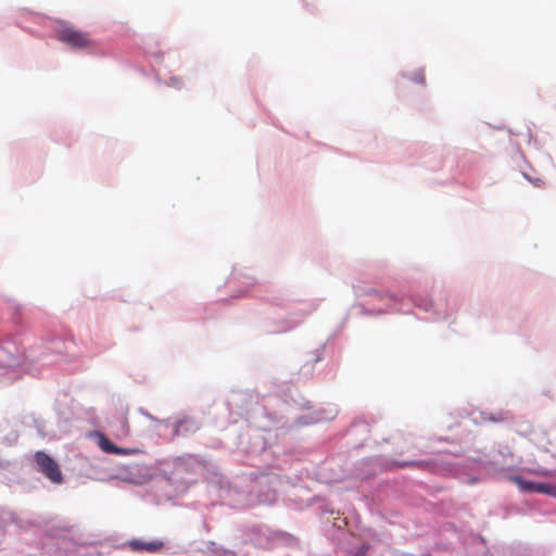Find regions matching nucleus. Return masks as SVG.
I'll list each match as a JSON object with an SVG mask.
<instances>
[{
  "label": "nucleus",
  "mask_w": 556,
  "mask_h": 556,
  "mask_svg": "<svg viewBox=\"0 0 556 556\" xmlns=\"http://www.w3.org/2000/svg\"><path fill=\"white\" fill-rule=\"evenodd\" d=\"M98 445L104 453L108 454L135 455L140 453L139 448H124L116 446L102 433L99 434Z\"/></svg>",
  "instance_id": "nucleus-4"
},
{
  "label": "nucleus",
  "mask_w": 556,
  "mask_h": 556,
  "mask_svg": "<svg viewBox=\"0 0 556 556\" xmlns=\"http://www.w3.org/2000/svg\"><path fill=\"white\" fill-rule=\"evenodd\" d=\"M18 349L12 343H7L0 348V362L2 366H13L15 364V357Z\"/></svg>",
  "instance_id": "nucleus-5"
},
{
  "label": "nucleus",
  "mask_w": 556,
  "mask_h": 556,
  "mask_svg": "<svg viewBox=\"0 0 556 556\" xmlns=\"http://www.w3.org/2000/svg\"><path fill=\"white\" fill-rule=\"evenodd\" d=\"M34 458L39 471L52 483L60 484L63 482L60 466L52 457L42 451H38L35 453Z\"/></svg>",
  "instance_id": "nucleus-2"
},
{
  "label": "nucleus",
  "mask_w": 556,
  "mask_h": 556,
  "mask_svg": "<svg viewBox=\"0 0 556 556\" xmlns=\"http://www.w3.org/2000/svg\"><path fill=\"white\" fill-rule=\"evenodd\" d=\"M533 492L541 493V494H549L552 492V485L546 483H534V490Z\"/></svg>",
  "instance_id": "nucleus-8"
},
{
  "label": "nucleus",
  "mask_w": 556,
  "mask_h": 556,
  "mask_svg": "<svg viewBox=\"0 0 556 556\" xmlns=\"http://www.w3.org/2000/svg\"><path fill=\"white\" fill-rule=\"evenodd\" d=\"M531 472L539 475V476H547L548 475V472L546 470H536V471H531Z\"/></svg>",
  "instance_id": "nucleus-11"
},
{
  "label": "nucleus",
  "mask_w": 556,
  "mask_h": 556,
  "mask_svg": "<svg viewBox=\"0 0 556 556\" xmlns=\"http://www.w3.org/2000/svg\"><path fill=\"white\" fill-rule=\"evenodd\" d=\"M369 295H372V296H377L379 300H391V301H394L395 298L393 295H390V294H382L381 292H378L376 290H371L369 292Z\"/></svg>",
  "instance_id": "nucleus-9"
},
{
  "label": "nucleus",
  "mask_w": 556,
  "mask_h": 556,
  "mask_svg": "<svg viewBox=\"0 0 556 556\" xmlns=\"http://www.w3.org/2000/svg\"><path fill=\"white\" fill-rule=\"evenodd\" d=\"M198 429V425L193 419L184 418L177 421L175 426V433L177 435H185L188 432H194Z\"/></svg>",
  "instance_id": "nucleus-6"
},
{
  "label": "nucleus",
  "mask_w": 556,
  "mask_h": 556,
  "mask_svg": "<svg viewBox=\"0 0 556 556\" xmlns=\"http://www.w3.org/2000/svg\"><path fill=\"white\" fill-rule=\"evenodd\" d=\"M56 39L73 49H90L94 41L87 31L79 30L74 26L61 25L56 29Z\"/></svg>",
  "instance_id": "nucleus-1"
},
{
  "label": "nucleus",
  "mask_w": 556,
  "mask_h": 556,
  "mask_svg": "<svg viewBox=\"0 0 556 556\" xmlns=\"http://www.w3.org/2000/svg\"><path fill=\"white\" fill-rule=\"evenodd\" d=\"M429 306H431V303H427V304H425L422 307H424V309H426V311H427V309L429 308Z\"/></svg>",
  "instance_id": "nucleus-13"
},
{
  "label": "nucleus",
  "mask_w": 556,
  "mask_h": 556,
  "mask_svg": "<svg viewBox=\"0 0 556 556\" xmlns=\"http://www.w3.org/2000/svg\"><path fill=\"white\" fill-rule=\"evenodd\" d=\"M511 481L516 483L522 492H533L534 490L535 482L527 481L519 476L511 477Z\"/></svg>",
  "instance_id": "nucleus-7"
},
{
  "label": "nucleus",
  "mask_w": 556,
  "mask_h": 556,
  "mask_svg": "<svg viewBox=\"0 0 556 556\" xmlns=\"http://www.w3.org/2000/svg\"><path fill=\"white\" fill-rule=\"evenodd\" d=\"M421 463H417V462H409V463H403V464H400L399 466L400 467H405V466H416V467H420Z\"/></svg>",
  "instance_id": "nucleus-10"
},
{
  "label": "nucleus",
  "mask_w": 556,
  "mask_h": 556,
  "mask_svg": "<svg viewBox=\"0 0 556 556\" xmlns=\"http://www.w3.org/2000/svg\"><path fill=\"white\" fill-rule=\"evenodd\" d=\"M549 495H553L556 497V486L552 485V492H549Z\"/></svg>",
  "instance_id": "nucleus-12"
},
{
  "label": "nucleus",
  "mask_w": 556,
  "mask_h": 556,
  "mask_svg": "<svg viewBox=\"0 0 556 556\" xmlns=\"http://www.w3.org/2000/svg\"><path fill=\"white\" fill-rule=\"evenodd\" d=\"M127 546L132 552H137V553L147 552V553L153 554V553L161 552L164 548L165 543L160 539H155L150 542H144V541L135 539V540L128 541Z\"/></svg>",
  "instance_id": "nucleus-3"
}]
</instances>
